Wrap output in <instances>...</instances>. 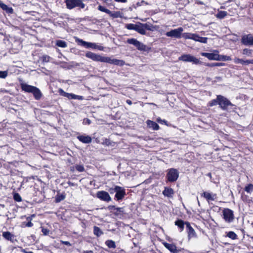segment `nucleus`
Listing matches in <instances>:
<instances>
[{"label": "nucleus", "mask_w": 253, "mask_h": 253, "mask_svg": "<svg viewBox=\"0 0 253 253\" xmlns=\"http://www.w3.org/2000/svg\"><path fill=\"white\" fill-rule=\"evenodd\" d=\"M193 34L190 33H184L182 34V37L185 39L192 40Z\"/></svg>", "instance_id": "36"}, {"label": "nucleus", "mask_w": 253, "mask_h": 253, "mask_svg": "<svg viewBox=\"0 0 253 253\" xmlns=\"http://www.w3.org/2000/svg\"><path fill=\"white\" fill-rule=\"evenodd\" d=\"M231 60V58L229 56L219 55L218 61H230Z\"/></svg>", "instance_id": "34"}, {"label": "nucleus", "mask_w": 253, "mask_h": 253, "mask_svg": "<svg viewBox=\"0 0 253 253\" xmlns=\"http://www.w3.org/2000/svg\"><path fill=\"white\" fill-rule=\"evenodd\" d=\"M126 102L128 105H131V104H132V101H131L130 100H129V99H127V100H126Z\"/></svg>", "instance_id": "60"}, {"label": "nucleus", "mask_w": 253, "mask_h": 253, "mask_svg": "<svg viewBox=\"0 0 253 253\" xmlns=\"http://www.w3.org/2000/svg\"><path fill=\"white\" fill-rule=\"evenodd\" d=\"M41 59L43 62H48L49 61L50 57L48 55H44L42 57Z\"/></svg>", "instance_id": "46"}, {"label": "nucleus", "mask_w": 253, "mask_h": 253, "mask_svg": "<svg viewBox=\"0 0 253 253\" xmlns=\"http://www.w3.org/2000/svg\"><path fill=\"white\" fill-rule=\"evenodd\" d=\"M105 244L109 248L115 249L116 247L115 242L111 240L106 241Z\"/></svg>", "instance_id": "31"}, {"label": "nucleus", "mask_w": 253, "mask_h": 253, "mask_svg": "<svg viewBox=\"0 0 253 253\" xmlns=\"http://www.w3.org/2000/svg\"><path fill=\"white\" fill-rule=\"evenodd\" d=\"M55 45L62 48H65L67 47V42L64 41L60 40H58L55 41Z\"/></svg>", "instance_id": "27"}, {"label": "nucleus", "mask_w": 253, "mask_h": 253, "mask_svg": "<svg viewBox=\"0 0 253 253\" xmlns=\"http://www.w3.org/2000/svg\"><path fill=\"white\" fill-rule=\"evenodd\" d=\"M241 59H240L239 58L235 57L234 59V62L235 64H240L241 63Z\"/></svg>", "instance_id": "55"}, {"label": "nucleus", "mask_w": 253, "mask_h": 253, "mask_svg": "<svg viewBox=\"0 0 253 253\" xmlns=\"http://www.w3.org/2000/svg\"><path fill=\"white\" fill-rule=\"evenodd\" d=\"M85 56L94 61H99L121 66L124 65L125 64V61L123 60H119L115 58L112 59L109 57L102 56L90 51H87L85 53Z\"/></svg>", "instance_id": "1"}, {"label": "nucleus", "mask_w": 253, "mask_h": 253, "mask_svg": "<svg viewBox=\"0 0 253 253\" xmlns=\"http://www.w3.org/2000/svg\"><path fill=\"white\" fill-rule=\"evenodd\" d=\"M174 224L178 227L179 232H181L184 230L186 222L182 219H177L174 222Z\"/></svg>", "instance_id": "24"}, {"label": "nucleus", "mask_w": 253, "mask_h": 253, "mask_svg": "<svg viewBox=\"0 0 253 253\" xmlns=\"http://www.w3.org/2000/svg\"><path fill=\"white\" fill-rule=\"evenodd\" d=\"M224 65V63H220V62H216V63H211L206 64V66L210 67H215V66H222Z\"/></svg>", "instance_id": "35"}, {"label": "nucleus", "mask_w": 253, "mask_h": 253, "mask_svg": "<svg viewBox=\"0 0 253 253\" xmlns=\"http://www.w3.org/2000/svg\"><path fill=\"white\" fill-rule=\"evenodd\" d=\"M186 229L188 233L189 238H193L196 236V232L189 222H186Z\"/></svg>", "instance_id": "18"}, {"label": "nucleus", "mask_w": 253, "mask_h": 253, "mask_svg": "<svg viewBox=\"0 0 253 253\" xmlns=\"http://www.w3.org/2000/svg\"><path fill=\"white\" fill-rule=\"evenodd\" d=\"M62 243L65 245L70 246H71V244L68 241H61Z\"/></svg>", "instance_id": "56"}, {"label": "nucleus", "mask_w": 253, "mask_h": 253, "mask_svg": "<svg viewBox=\"0 0 253 253\" xmlns=\"http://www.w3.org/2000/svg\"><path fill=\"white\" fill-rule=\"evenodd\" d=\"M179 177V172L177 169L171 168L168 169L166 175L167 180L170 182L176 181Z\"/></svg>", "instance_id": "8"}, {"label": "nucleus", "mask_w": 253, "mask_h": 253, "mask_svg": "<svg viewBox=\"0 0 253 253\" xmlns=\"http://www.w3.org/2000/svg\"><path fill=\"white\" fill-rule=\"evenodd\" d=\"M227 236L232 240H235L237 239V235L233 231H229L227 234Z\"/></svg>", "instance_id": "33"}, {"label": "nucleus", "mask_w": 253, "mask_h": 253, "mask_svg": "<svg viewBox=\"0 0 253 253\" xmlns=\"http://www.w3.org/2000/svg\"><path fill=\"white\" fill-rule=\"evenodd\" d=\"M219 106L223 111L228 112H235L237 109V106L232 103L226 97L222 95H218Z\"/></svg>", "instance_id": "2"}, {"label": "nucleus", "mask_w": 253, "mask_h": 253, "mask_svg": "<svg viewBox=\"0 0 253 253\" xmlns=\"http://www.w3.org/2000/svg\"><path fill=\"white\" fill-rule=\"evenodd\" d=\"M65 198V196L63 194L57 195L55 197V201L56 203H59L61 201L63 200Z\"/></svg>", "instance_id": "41"}, {"label": "nucleus", "mask_w": 253, "mask_h": 253, "mask_svg": "<svg viewBox=\"0 0 253 253\" xmlns=\"http://www.w3.org/2000/svg\"><path fill=\"white\" fill-rule=\"evenodd\" d=\"M96 197L101 201L108 203L112 200L109 193L105 191H99L96 193Z\"/></svg>", "instance_id": "12"}, {"label": "nucleus", "mask_w": 253, "mask_h": 253, "mask_svg": "<svg viewBox=\"0 0 253 253\" xmlns=\"http://www.w3.org/2000/svg\"><path fill=\"white\" fill-rule=\"evenodd\" d=\"M76 42L80 45L83 46L86 48H91L94 49H98L99 50H103V47L100 45H98L95 43L87 42L83 41L78 38H76Z\"/></svg>", "instance_id": "4"}, {"label": "nucleus", "mask_w": 253, "mask_h": 253, "mask_svg": "<svg viewBox=\"0 0 253 253\" xmlns=\"http://www.w3.org/2000/svg\"><path fill=\"white\" fill-rule=\"evenodd\" d=\"M119 186L116 185L114 186V187H112L109 188V192L110 194H114V193H116L117 190L118 189V187Z\"/></svg>", "instance_id": "47"}, {"label": "nucleus", "mask_w": 253, "mask_h": 253, "mask_svg": "<svg viewBox=\"0 0 253 253\" xmlns=\"http://www.w3.org/2000/svg\"><path fill=\"white\" fill-rule=\"evenodd\" d=\"M2 236L5 240L9 241L12 243L17 242L16 236L9 231L3 232Z\"/></svg>", "instance_id": "16"}, {"label": "nucleus", "mask_w": 253, "mask_h": 253, "mask_svg": "<svg viewBox=\"0 0 253 253\" xmlns=\"http://www.w3.org/2000/svg\"><path fill=\"white\" fill-rule=\"evenodd\" d=\"M26 225V226L30 227H32L33 225V224L31 221H29L27 223Z\"/></svg>", "instance_id": "58"}, {"label": "nucleus", "mask_w": 253, "mask_h": 253, "mask_svg": "<svg viewBox=\"0 0 253 253\" xmlns=\"http://www.w3.org/2000/svg\"><path fill=\"white\" fill-rule=\"evenodd\" d=\"M178 60L185 62H192L194 64H198L200 63L198 59L190 54H183L178 57Z\"/></svg>", "instance_id": "10"}, {"label": "nucleus", "mask_w": 253, "mask_h": 253, "mask_svg": "<svg viewBox=\"0 0 253 253\" xmlns=\"http://www.w3.org/2000/svg\"><path fill=\"white\" fill-rule=\"evenodd\" d=\"M65 2L67 8L69 9H72L75 7L84 8L85 7L83 0H66Z\"/></svg>", "instance_id": "6"}, {"label": "nucleus", "mask_w": 253, "mask_h": 253, "mask_svg": "<svg viewBox=\"0 0 253 253\" xmlns=\"http://www.w3.org/2000/svg\"><path fill=\"white\" fill-rule=\"evenodd\" d=\"M13 199L14 201L20 202L22 201V198L20 195L18 193H15L13 194Z\"/></svg>", "instance_id": "40"}, {"label": "nucleus", "mask_w": 253, "mask_h": 253, "mask_svg": "<svg viewBox=\"0 0 253 253\" xmlns=\"http://www.w3.org/2000/svg\"><path fill=\"white\" fill-rule=\"evenodd\" d=\"M76 169L79 172H83L84 171V168L83 165H78L76 166Z\"/></svg>", "instance_id": "45"}, {"label": "nucleus", "mask_w": 253, "mask_h": 253, "mask_svg": "<svg viewBox=\"0 0 253 253\" xmlns=\"http://www.w3.org/2000/svg\"><path fill=\"white\" fill-rule=\"evenodd\" d=\"M143 3L145 4L146 5L148 4V2H145L144 0H141L140 2H137L135 5H133V6L134 8H136L137 7L140 6L142 5Z\"/></svg>", "instance_id": "44"}, {"label": "nucleus", "mask_w": 253, "mask_h": 253, "mask_svg": "<svg viewBox=\"0 0 253 253\" xmlns=\"http://www.w3.org/2000/svg\"><path fill=\"white\" fill-rule=\"evenodd\" d=\"M109 15L112 17L113 18H121L122 17V13L120 11H111L110 13H109Z\"/></svg>", "instance_id": "29"}, {"label": "nucleus", "mask_w": 253, "mask_h": 253, "mask_svg": "<svg viewBox=\"0 0 253 253\" xmlns=\"http://www.w3.org/2000/svg\"><path fill=\"white\" fill-rule=\"evenodd\" d=\"M174 194L173 190L171 188L165 187L163 194L167 197H171Z\"/></svg>", "instance_id": "25"}, {"label": "nucleus", "mask_w": 253, "mask_h": 253, "mask_svg": "<svg viewBox=\"0 0 253 253\" xmlns=\"http://www.w3.org/2000/svg\"><path fill=\"white\" fill-rule=\"evenodd\" d=\"M83 99V97L80 95H77L74 94L72 95V99H78V100H82Z\"/></svg>", "instance_id": "50"}, {"label": "nucleus", "mask_w": 253, "mask_h": 253, "mask_svg": "<svg viewBox=\"0 0 253 253\" xmlns=\"http://www.w3.org/2000/svg\"><path fill=\"white\" fill-rule=\"evenodd\" d=\"M222 216L225 222L229 223L232 222L235 218L233 211L228 208L223 210Z\"/></svg>", "instance_id": "9"}, {"label": "nucleus", "mask_w": 253, "mask_h": 253, "mask_svg": "<svg viewBox=\"0 0 253 253\" xmlns=\"http://www.w3.org/2000/svg\"><path fill=\"white\" fill-rule=\"evenodd\" d=\"M116 2L125 3L127 1V0H115Z\"/></svg>", "instance_id": "59"}, {"label": "nucleus", "mask_w": 253, "mask_h": 253, "mask_svg": "<svg viewBox=\"0 0 253 253\" xmlns=\"http://www.w3.org/2000/svg\"><path fill=\"white\" fill-rule=\"evenodd\" d=\"M157 121L158 123H160L162 124H164L167 125V121H166L165 120H162L161 118H159L157 119Z\"/></svg>", "instance_id": "52"}, {"label": "nucleus", "mask_w": 253, "mask_h": 253, "mask_svg": "<svg viewBox=\"0 0 253 253\" xmlns=\"http://www.w3.org/2000/svg\"><path fill=\"white\" fill-rule=\"evenodd\" d=\"M126 42L128 44L133 45L140 51L149 52L150 48L144 44L143 43L138 41L137 39L134 38L128 39Z\"/></svg>", "instance_id": "5"}, {"label": "nucleus", "mask_w": 253, "mask_h": 253, "mask_svg": "<svg viewBox=\"0 0 253 253\" xmlns=\"http://www.w3.org/2000/svg\"><path fill=\"white\" fill-rule=\"evenodd\" d=\"M252 53V50L248 48H245L243 50V54L247 56H251Z\"/></svg>", "instance_id": "42"}, {"label": "nucleus", "mask_w": 253, "mask_h": 253, "mask_svg": "<svg viewBox=\"0 0 253 253\" xmlns=\"http://www.w3.org/2000/svg\"><path fill=\"white\" fill-rule=\"evenodd\" d=\"M208 38L200 37L199 42L204 43H207Z\"/></svg>", "instance_id": "49"}, {"label": "nucleus", "mask_w": 253, "mask_h": 253, "mask_svg": "<svg viewBox=\"0 0 253 253\" xmlns=\"http://www.w3.org/2000/svg\"><path fill=\"white\" fill-rule=\"evenodd\" d=\"M201 196L204 197L208 202L210 201H214L217 195L214 193H211L208 192H204L201 194Z\"/></svg>", "instance_id": "19"}, {"label": "nucleus", "mask_w": 253, "mask_h": 253, "mask_svg": "<svg viewBox=\"0 0 253 253\" xmlns=\"http://www.w3.org/2000/svg\"><path fill=\"white\" fill-rule=\"evenodd\" d=\"M242 65H245V60L241 59V63Z\"/></svg>", "instance_id": "63"}, {"label": "nucleus", "mask_w": 253, "mask_h": 253, "mask_svg": "<svg viewBox=\"0 0 253 253\" xmlns=\"http://www.w3.org/2000/svg\"><path fill=\"white\" fill-rule=\"evenodd\" d=\"M107 209L111 212H113V213L115 215H117V216H118L124 212V208H123L116 207V206H113V205L109 206L107 207Z\"/></svg>", "instance_id": "17"}, {"label": "nucleus", "mask_w": 253, "mask_h": 253, "mask_svg": "<svg viewBox=\"0 0 253 253\" xmlns=\"http://www.w3.org/2000/svg\"><path fill=\"white\" fill-rule=\"evenodd\" d=\"M217 105H219V101L218 100V95H216V98L215 99H213L211 100L208 103V106H210V107L216 106Z\"/></svg>", "instance_id": "30"}, {"label": "nucleus", "mask_w": 253, "mask_h": 253, "mask_svg": "<svg viewBox=\"0 0 253 253\" xmlns=\"http://www.w3.org/2000/svg\"><path fill=\"white\" fill-rule=\"evenodd\" d=\"M80 220L81 221V226L84 229H85L86 227V221L85 219H80Z\"/></svg>", "instance_id": "48"}, {"label": "nucleus", "mask_w": 253, "mask_h": 253, "mask_svg": "<svg viewBox=\"0 0 253 253\" xmlns=\"http://www.w3.org/2000/svg\"><path fill=\"white\" fill-rule=\"evenodd\" d=\"M250 63V60H245V65H248Z\"/></svg>", "instance_id": "61"}, {"label": "nucleus", "mask_w": 253, "mask_h": 253, "mask_svg": "<svg viewBox=\"0 0 253 253\" xmlns=\"http://www.w3.org/2000/svg\"><path fill=\"white\" fill-rule=\"evenodd\" d=\"M241 43L246 46H253V36L252 34L243 35L242 37Z\"/></svg>", "instance_id": "13"}, {"label": "nucleus", "mask_w": 253, "mask_h": 253, "mask_svg": "<svg viewBox=\"0 0 253 253\" xmlns=\"http://www.w3.org/2000/svg\"><path fill=\"white\" fill-rule=\"evenodd\" d=\"M183 31V29L182 27H179L167 32L166 33V35L169 37L180 39L181 37L182 32Z\"/></svg>", "instance_id": "11"}, {"label": "nucleus", "mask_w": 253, "mask_h": 253, "mask_svg": "<svg viewBox=\"0 0 253 253\" xmlns=\"http://www.w3.org/2000/svg\"><path fill=\"white\" fill-rule=\"evenodd\" d=\"M83 123L84 125H90L91 121L89 119L86 118L84 119Z\"/></svg>", "instance_id": "53"}, {"label": "nucleus", "mask_w": 253, "mask_h": 253, "mask_svg": "<svg viewBox=\"0 0 253 253\" xmlns=\"http://www.w3.org/2000/svg\"><path fill=\"white\" fill-rule=\"evenodd\" d=\"M250 63L253 64V59L250 60Z\"/></svg>", "instance_id": "64"}, {"label": "nucleus", "mask_w": 253, "mask_h": 253, "mask_svg": "<svg viewBox=\"0 0 253 253\" xmlns=\"http://www.w3.org/2000/svg\"><path fill=\"white\" fill-rule=\"evenodd\" d=\"M84 253H93L92 251H85L84 252Z\"/></svg>", "instance_id": "62"}, {"label": "nucleus", "mask_w": 253, "mask_h": 253, "mask_svg": "<svg viewBox=\"0 0 253 253\" xmlns=\"http://www.w3.org/2000/svg\"><path fill=\"white\" fill-rule=\"evenodd\" d=\"M49 231V230L46 228H42V232L44 235H47L48 234Z\"/></svg>", "instance_id": "54"}, {"label": "nucleus", "mask_w": 253, "mask_h": 253, "mask_svg": "<svg viewBox=\"0 0 253 253\" xmlns=\"http://www.w3.org/2000/svg\"><path fill=\"white\" fill-rule=\"evenodd\" d=\"M21 87L22 90L25 92L32 93L34 98L37 100H39L42 96V93L40 89L36 86L29 85L27 84H22Z\"/></svg>", "instance_id": "3"}, {"label": "nucleus", "mask_w": 253, "mask_h": 253, "mask_svg": "<svg viewBox=\"0 0 253 253\" xmlns=\"http://www.w3.org/2000/svg\"><path fill=\"white\" fill-rule=\"evenodd\" d=\"M146 123L147 126L153 130H157L160 128L158 124L154 121L148 120L147 121Z\"/></svg>", "instance_id": "23"}, {"label": "nucleus", "mask_w": 253, "mask_h": 253, "mask_svg": "<svg viewBox=\"0 0 253 253\" xmlns=\"http://www.w3.org/2000/svg\"><path fill=\"white\" fill-rule=\"evenodd\" d=\"M227 14L225 11H220L216 15V17L219 19L224 18Z\"/></svg>", "instance_id": "32"}, {"label": "nucleus", "mask_w": 253, "mask_h": 253, "mask_svg": "<svg viewBox=\"0 0 253 253\" xmlns=\"http://www.w3.org/2000/svg\"><path fill=\"white\" fill-rule=\"evenodd\" d=\"M8 75L7 71H0V78L5 79Z\"/></svg>", "instance_id": "43"}, {"label": "nucleus", "mask_w": 253, "mask_h": 253, "mask_svg": "<svg viewBox=\"0 0 253 253\" xmlns=\"http://www.w3.org/2000/svg\"><path fill=\"white\" fill-rule=\"evenodd\" d=\"M77 139L83 143L88 144L91 143V137L88 135H81L77 136Z\"/></svg>", "instance_id": "21"}, {"label": "nucleus", "mask_w": 253, "mask_h": 253, "mask_svg": "<svg viewBox=\"0 0 253 253\" xmlns=\"http://www.w3.org/2000/svg\"><path fill=\"white\" fill-rule=\"evenodd\" d=\"M21 252L23 253H34L33 252L27 251L25 249H22Z\"/></svg>", "instance_id": "57"}, {"label": "nucleus", "mask_w": 253, "mask_h": 253, "mask_svg": "<svg viewBox=\"0 0 253 253\" xmlns=\"http://www.w3.org/2000/svg\"><path fill=\"white\" fill-rule=\"evenodd\" d=\"M98 9L99 10H100V11L105 12L106 13H107L108 14H109V13H111V11L109 9H108L100 5H99L98 6Z\"/></svg>", "instance_id": "37"}, {"label": "nucleus", "mask_w": 253, "mask_h": 253, "mask_svg": "<svg viewBox=\"0 0 253 253\" xmlns=\"http://www.w3.org/2000/svg\"><path fill=\"white\" fill-rule=\"evenodd\" d=\"M136 26H137V24H134L130 23V24H126V27L128 30H132L135 31Z\"/></svg>", "instance_id": "38"}, {"label": "nucleus", "mask_w": 253, "mask_h": 253, "mask_svg": "<svg viewBox=\"0 0 253 253\" xmlns=\"http://www.w3.org/2000/svg\"><path fill=\"white\" fill-rule=\"evenodd\" d=\"M126 195V190L124 187L118 186L116 192L114 199L117 201H122Z\"/></svg>", "instance_id": "14"}, {"label": "nucleus", "mask_w": 253, "mask_h": 253, "mask_svg": "<svg viewBox=\"0 0 253 253\" xmlns=\"http://www.w3.org/2000/svg\"><path fill=\"white\" fill-rule=\"evenodd\" d=\"M0 7L8 14H12L13 12V9L12 7L8 6L0 0Z\"/></svg>", "instance_id": "22"}, {"label": "nucleus", "mask_w": 253, "mask_h": 253, "mask_svg": "<svg viewBox=\"0 0 253 253\" xmlns=\"http://www.w3.org/2000/svg\"><path fill=\"white\" fill-rule=\"evenodd\" d=\"M93 231L94 235H95L97 237H99L103 234V232L101 230V229L96 226H94L93 227Z\"/></svg>", "instance_id": "26"}, {"label": "nucleus", "mask_w": 253, "mask_h": 253, "mask_svg": "<svg viewBox=\"0 0 253 253\" xmlns=\"http://www.w3.org/2000/svg\"><path fill=\"white\" fill-rule=\"evenodd\" d=\"M164 245L165 248L168 249L171 253H178L181 250L177 249L176 246L172 244H169L168 243H164Z\"/></svg>", "instance_id": "20"}, {"label": "nucleus", "mask_w": 253, "mask_h": 253, "mask_svg": "<svg viewBox=\"0 0 253 253\" xmlns=\"http://www.w3.org/2000/svg\"><path fill=\"white\" fill-rule=\"evenodd\" d=\"M245 190L249 193H251L253 191V184H249L245 188Z\"/></svg>", "instance_id": "39"}, {"label": "nucleus", "mask_w": 253, "mask_h": 253, "mask_svg": "<svg viewBox=\"0 0 253 253\" xmlns=\"http://www.w3.org/2000/svg\"><path fill=\"white\" fill-rule=\"evenodd\" d=\"M153 29L154 27L152 24L137 22L135 31L141 35H145L146 30L153 31Z\"/></svg>", "instance_id": "7"}, {"label": "nucleus", "mask_w": 253, "mask_h": 253, "mask_svg": "<svg viewBox=\"0 0 253 253\" xmlns=\"http://www.w3.org/2000/svg\"><path fill=\"white\" fill-rule=\"evenodd\" d=\"M201 55L207 57L209 60H214L218 61L219 54L218 50H214L212 53L202 52Z\"/></svg>", "instance_id": "15"}, {"label": "nucleus", "mask_w": 253, "mask_h": 253, "mask_svg": "<svg viewBox=\"0 0 253 253\" xmlns=\"http://www.w3.org/2000/svg\"><path fill=\"white\" fill-rule=\"evenodd\" d=\"M200 37V36L199 35L196 34H193L192 40L196 42H199Z\"/></svg>", "instance_id": "51"}, {"label": "nucleus", "mask_w": 253, "mask_h": 253, "mask_svg": "<svg viewBox=\"0 0 253 253\" xmlns=\"http://www.w3.org/2000/svg\"><path fill=\"white\" fill-rule=\"evenodd\" d=\"M59 92L61 95L66 97L69 99H72L73 93L66 92L62 89H60L59 90Z\"/></svg>", "instance_id": "28"}]
</instances>
